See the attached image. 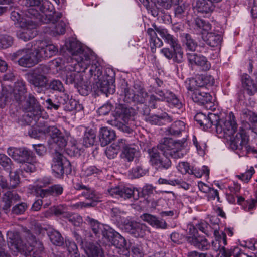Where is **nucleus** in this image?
Segmentation results:
<instances>
[{"mask_svg": "<svg viewBox=\"0 0 257 257\" xmlns=\"http://www.w3.org/2000/svg\"><path fill=\"white\" fill-rule=\"evenodd\" d=\"M185 142V138L176 142L167 138H163L157 148H153L148 150L151 164L157 169H168L171 166V161L168 156L178 159L186 154Z\"/></svg>", "mask_w": 257, "mask_h": 257, "instance_id": "1", "label": "nucleus"}, {"mask_svg": "<svg viewBox=\"0 0 257 257\" xmlns=\"http://www.w3.org/2000/svg\"><path fill=\"white\" fill-rule=\"evenodd\" d=\"M235 117L232 113H230L227 119H221L216 123L217 134L220 135V137H225L230 141V146L233 150H244L248 151L251 149L248 144V136L245 134L244 130H241L236 134L235 137L234 134L237 129V123L235 120Z\"/></svg>", "mask_w": 257, "mask_h": 257, "instance_id": "2", "label": "nucleus"}, {"mask_svg": "<svg viewBox=\"0 0 257 257\" xmlns=\"http://www.w3.org/2000/svg\"><path fill=\"white\" fill-rule=\"evenodd\" d=\"M66 50L71 57L68 59V63H71V66L74 65L76 71L73 84L75 86H81L83 84V77L81 71H84L90 64L89 52L84 49L78 42L75 40H69L65 43Z\"/></svg>", "mask_w": 257, "mask_h": 257, "instance_id": "3", "label": "nucleus"}, {"mask_svg": "<svg viewBox=\"0 0 257 257\" xmlns=\"http://www.w3.org/2000/svg\"><path fill=\"white\" fill-rule=\"evenodd\" d=\"M26 93L25 85L23 82H18L15 84L13 92L10 94V99L21 102L22 107L26 112L23 115L24 119L28 124H30L32 120L36 121L38 116L41 115L42 108L32 94H29L26 100L22 102V100L25 97L24 95Z\"/></svg>", "mask_w": 257, "mask_h": 257, "instance_id": "4", "label": "nucleus"}, {"mask_svg": "<svg viewBox=\"0 0 257 257\" xmlns=\"http://www.w3.org/2000/svg\"><path fill=\"white\" fill-rule=\"evenodd\" d=\"M25 239L27 243H24L19 234L17 232L8 231L7 242L8 244L12 249H15L19 252H23L25 255H31V252L35 250L32 257H41L39 253L43 250L42 243L36 239L35 237L32 234L29 230L25 231Z\"/></svg>", "mask_w": 257, "mask_h": 257, "instance_id": "5", "label": "nucleus"}, {"mask_svg": "<svg viewBox=\"0 0 257 257\" xmlns=\"http://www.w3.org/2000/svg\"><path fill=\"white\" fill-rule=\"evenodd\" d=\"M39 116L36 121L32 120V122L30 125H33V122L38 127V131L42 134H48L51 137V142L58 146L60 149H63L66 146L69 134L62 133L54 126L49 125L47 122L43 119L39 118Z\"/></svg>", "mask_w": 257, "mask_h": 257, "instance_id": "6", "label": "nucleus"}, {"mask_svg": "<svg viewBox=\"0 0 257 257\" xmlns=\"http://www.w3.org/2000/svg\"><path fill=\"white\" fill-rule=\"evenodd\" d=\"M29 44L26 48L19 49L11 55V59L17 61L19 65L25 67H31L39 61L38 52L34 42Z\"/></svg>", "mask_w": 257, "mask_h": 257, "instance_id": "7", "label": "nucleus"}, {"mask_svg": "<svg viewBox=\"0 0 257 257\" xmlns=\"http://www.w3.org/2000/svg\"><path fill=\"white\" fill-rule=\"evenodd\" d=\"M213 234L215 239L212 241V248L215 251H219L221 253L220 257H241L244 255L239 247L225 248V246L227 244L226 233L220 232L215 229Z\"/></svg>", "mask_w": 257, "mask_h": 257, "instance_id": "8", "label": "nucleus"}, {"mask_svg": "<svg viewBox=\"0 0 257 257\" xmlns=\"http://www.w3.org/2000/svg\"><path fill=\"white\" fill-rule=\"evenodd\" d=\"M195 25L197 28L202 30V38L208 45L214 47L221 44L222 38L220 34L208 32L211 29V25L208 22L200 18H196Z\"/></svg>", "mask_w": 257, "mask_h": 257, "instance_id": "9", "label": "nucleus"}, {"mask_svg": "<svg viewBox=\"0 0 257 257\" xmlns=\"http://www.w3.org/2000/svg\"><path fill=\"white\" fill-rule=\"evenodd\" d=\"M187 89L194 102L204 105L206 109H210L213 106L212 96L209 93L204 92L203 88L189 85Z\"/></svg>", "mask_w": 257, "mask_h": 257, "instance_id": "10", "label": "nucleus"}, {"mask_svg": "<svg viewBox=\"0 0 257 257\" xmlns=\"http://www.w3.org/2000/svg\"><path fill=\"white\" fill-rule=\"evenodd\" d=\"M61 16L62 15L60 13H55L53 15H52L51 14L49 15L48 17H50V20L47 22L49 26L46 28L45 33L54 36L63 35L65 33V23L62 21L57 22L58 20Z\"/></svg>", "mask_w": 257, "mask_h": 257, "instance_id": "11", "label": "nucleus"}, {"mask_svg": "<svg viewBox=\"0 0 257 257\" xmlns=\"http://www.w3.org/2000/svg\"><path fill=\"white\" fill-rule=\"evenodd\" d=\"M20 29L17 32V37L25 41L33 39L37 35L36 24L32 20H25L21 23Z\"/></svg>", "mask_w": 257, "mask_h": 257, "instance_id": "12", "label": "nucleus"}, {"mask_svg": "<svg viewBox=\"0 0 257 257\" xmlns=\"http://www.w3.org/2000/svg\"><path fill=\"white\" fill-rule=\"evenodd\" d=\"M70 166V162L61 154L55 151L53 155L51 167L55 176L59 177L64 173V169Z\"/></svg>", "mask_w": 257, "mask_h": 257, "instance_id": "13", "label": "nucleus"}, {"mask_svg": "<svg viewBox=\"0 0 257 257\" xmlns=\"http://www.w3.org/2000/svg\"><path fill=\"white\" fill-rule=\"evenodd\" d=\"M40 61L42 59L50 58L58 52L57 47L53 44H47L46 41L38 40L34 42Z\"/></svg>", "mask_w": 257, "mask_h": 257, "instance_id": "14", "label": "nucleus"}, {"mask_svg": "<svg viewBox=\"0 0 257 257\" xmlns=\"http://www.w3.org/2000/svg\"><path fill=\"white\" fill-rule=\"evenodd\" d=\"M8 154L19 163L25 164L33 161V154L25 148H9Z\"/></svg>", "mask_w": 257, "mask_h": 257, "instance_id": "15", "label": "nucleus"}, {"mask_svg": "<svg viewBox=\"0 0 257 257\" xmlns=\"http://www.w3.org/2000/svg\"><path fill=\"white\" fill-rule=\"evenodd\" d=\"M119 147L122 150L120 157L125 161L132 162L134 159H136L135 161L137 160L139 155V151L125 139H120Z\"/></svg>", "mask_w": 257, "mask_h": 257, "instance_id": "16", "label": "nucleus"}, {"mask_svg": "<svg viewBox=\"0 0 257 257\" xmlns=\"http://www.w3.org/2000/svg\"><path fill=\"white\" fill-rule=\"evenodd\" d=\"M154 92L159 96L158 98L161 101H166L170 107H175L178 109L182 107V102L172 92L168 90L164 92L158 88H155Z\"/></svg>", "mask_w": 257, "mask_h": 257, "instance_id": "17", "label": "nucleus"}, {"mask_svg": "<svg viewBox=\"0 0 257 257\" xmlns=\"http://www.w3.org/2000/svg\"><path fill=\"white\" fill-rule=\"evenodd\" d=\"M192 229L193 234L186 237L188 242L200 250H208L210 247V244L206 238L204 236L199 235L197 230L195 227H193Z\"/></svg>", "mask_w": 257, "mask_h": 257, "instance_id": "18", "label": "nucleus"}, {"mask_svg": "<svg viewBox=\"0 0 257 257\" xmlns=\"http://www.w3.org/2000/svg\"><path fill=\"white\" fill-rule=\"evenodd\" d=\"M45 4H43L40 6L39 9L41 11V13L35 8L33 7H30L25 12V15L29 18H35L38 19L40 21L47 23L49 20H50V17H49L48 12L47 10H45Z\"/></svg>", "mask_w": 257, "mask_h": 257, "instance_id": "19", "label": "nucleus"}, {"mask_svg": "<svg viewBox=\"0 0 257 257\" xmlns=\"http://www.w3.org/2000/svg\"><path fill=\"white\" fill-rule=\"evenodd\" d=\"M108 192L112 196L126 199L131 198L133 196L134 191L128 187L116 186L108 189Z\"/></svg>", "mask_w": 257, "mask_h": 257, "instance_id": "20", "label": "nucleus"}, {"mask_svg": "<svg viewBox=\"0 0 257 257\" xmlns=\"http://www.w3.org/2000/svg\"><path fill=\"white\" fill-rule=\"evenodd\" d=\"M192 6L195 11L202 14H208L212 12L214 6L210 0H193Z\"/></svg>", "mask_w": 257, "mask_h": 257, "instance_id": "21", "label": "nucleus"}, {"mask_svg": "<svg viewBox=\"0 0 257 257\" xmlns=\"http://www.w3.org/2000/svg\"><path fill=\"white\" fill-rule=\"evenodd\" d=\"M141 219L148 223L153 227L164 229L167 228V224L165 220L162 219H159L154 215L145 213L141 216Z\"/></svg>", "mask_w": 257, "mask_h": 257, "instance_id": "22", "label": "nucleus"}, {"mask_svg": "<svg viewBox=\"0 0 257 257\" xmlns=\"http://www.w3.org/2000/svg\"><path fill=\"white\" fill-rule=\"evenodd\" d=\"M153 27L160 35V37L164 40L165 42L170 45L171 48L179 44L178 39L173 35L170 34L166 29L161 27H157L155 25H153Z\"/></svg>", "mask_w": 257, "mask_h": 257, "instance_id": "23", "label": "nucleus"}, {"mask_svg": "<svg viewBox=\"0 0 257 257\" xmlns=\"http://www.w3.org/2000/svg\"><path fill=\"white\" fill-rule=\"evenodd\" d=\"M241 80L242 87L249 95L253 96L257 92V84L254 83L248 74H243Z\"/></svg>", "mask_w": 257, "mask_h": 257, "instance_id": "24", "label": "nucleus"}, {"mask_svg": "<svg viewBox=\"0 0 257 257\" xmlns=\"http://www.w3.org/2000/svg\"><path fill=\"white\" fill-rule=\"evenodd\" d=\"M114 79L112 77L103 78L99 84L100 90L106 95L112 94L115 92Z\"/></svg>", "mask_w": 257, "mask_h": 257, "instance_id": "25", "label": "nucleus"}, {"mask_svg": "<svg viewBox=\"0 0 257 257\" xmlns=\"http://www.w3.org/2000/svg\"><path fill=\"white\" fill-rule=\"evenodd\" d=\"M187 55L188 60L190 64L202 67L204 69L209 68L207 59L203 56L197 55L194 53H188Z\"/></svg>", "mask_w": 257, "mask_h": 257, "instance_id": "26", "label": "nucleus"}, {"mask_svg": "<svg viewBox=\"0 0 257 257\" xmlns=\"http://www.w3.org/2000/svg\"><path fill=\"white\" fill-rule=\"evenodd\" d=\"M115 133L113 130L106 127H102L99 131V140L101 144L105 146L112 141L115 138Z\"/></svg>", "mask_w": 257, "mask_h": 257, "instance_id": "27", "label": "nucleus"}, {"mask_svg": "<svg viewBox=\"0 0 257 257\" xmlns=\"http://www.w3.org/2000/svg\"><path fill=\"white\" fill-rule=\"evenodd\" d=\"M20 199L18 194L14 191H7L5 193L2 198L4 205L3 209L6 211L8 210L12 205L15 202L19 201Z\"/></svg>", "mask_w": 257, "mask_h": 257, "instance_id": "28", "label": "nucleus"}, {"mask_svg": "<svg viewBox=\"0 0 257 257\" xmlns=\"http://www.w3.org/2000/svg\"><path fill=\"white\" fill-rule=\"evenodd\" d=\"M213 78L208 75H200L190 81L189 85L202 88L208 84H213Z\"/></svg>", "mask_w": 257, "mask_h": 257, "instance_id": "29", "label": "nucleus"}, {"mask_svg": "<svg viewBox=\"0 0 257 257\" xmlns=\"http://www.w3.org/2000/svg\"><path fill=\"white\" fill-rule=\"evenodd\" d=\"M110 243L117 248H123L125 255H127L129 254L128 248L130 247V245L127 243L125 238L118 232Z\"/></svg>", "mask_w": 257, "mask_h": 257, "instance_id": "30", "label": "nucleus"}, {"mask_svg": "<svg viewBox=\"0 0 257 257\" xmlns=\"http://www.w3.org/2000/svg\"><path fill=\"white\" fill-rule=\"evenodd\" d=\"M85 221L86 223L90 226L95 235L96 236L100 237L105 225L101 224L97 220L88 216L85 218Z\"/></svg>", "mask_w": 257, "mask_h": 257, "instance_id": "31", "label": "nucleus"}, {"mask_svg": "<svg viewBox=\"0 0 257 257\" xmlns=\"http://www.w3.org/2000/svg\"><path fill=\"white\" fill-rule=\"evenodd\" d=\"M145 119L151 124L161 125L163 124L164 121L170 122L173 120L171 116L168 114L164 113L161 116L153 115L146 117Z\"/></svg>", "mask_w": 257, "mask_h": 257, "instance_id": "32", "label": "nucleus"}, {"mask_svg": "<svg viewBox=\"0 0 257 257\" xmlns=\"http://www.w3.org/2000/svg\"><path fill=\"white\" fill-rule=\"evenodd\" d=\"M185 124L184 122L179 120L175 121L167 129L168 134L174 136H178L185 131Z\"/></svg>", "mask_w": 257, "mask_h": 257, "instance_id": "33", "label": "nucleus"}, {"mask_svg": "<svg viewBox=\"0 0 257 257\" xmlns=\"http://www.w3.org/2000/svg\"><path fill=\"white\" fill-rule=\"evenodd\" d=\"M85 251L88 257H104L102 250L93 243H87Z\"/></svg>", "mask_w": 257, "mask_h": 257, "instance_id": "34", "label": "nucleus"}, {"mask_svg": "<svg viewBox=\"0 0 257 257\" xmlns=\"http://www.w3.org/2000/svg\"><path fill=\"white\" fill-rule=\"evenodd\" d=\"M30 83L35 87L43 88L46 87L48 79L44 75H34L30 74Z\"/></svg>", "mask_w": 257, "mask_h": 257, "instance_id": "35", "label": "nucleus"}, {"mask_svg": "<svg viewBox=\"0 0 257 257\" xmlns=\"http://www.w3.org/2000/svg\"><path fill=\"white\" fill-rule=\"evenodd\" d=\"M240 118L247 123H257V114L247 108L241 110Z\"/></svg>", "mask_w": 257, "mask_h": 257, "instance_id": "36", "label": "nucleus"}, {"mask_svg": "<svg viewBox=\"0 0 257 257\" xmlns=\"http://www.w3.org/2000/svg\"><path fill=\"white\" fill-rule=\"evenodd\" d=\"M63 191V187L60 184H56L51 186L48 189H42L40 191V196L44 198L49 194H54L59 196L62 194Z\"/></svg>", "mask_w": 257, "mask_h": 257, "instance_id": "37", "label": "nucleus"}, {"mask_svg": "<svg viewBox=\"0 0 257 257\" xmlns=\"http://www.w3.org/2000/svg\"><path fill=\"white\" fill-rule=\"evenodd\" d=\"M219 119V116L218 115L214 113H209L203 120L202 126L203 129L208 130L214 125L216 130V123H218Z\"/></svg>", "mask_w": 257, "mask_h": 257, "instance_id": "38", "label": "nucleus"}, {"mask_svg": "<svg viewBox=\"0 0 257 257\" xmlns=\"http://www.w3.org/2000/svg\"><path fill=\"white\" fill-rule=\"evenodd\" d=\"M74 187L76 190H83L82 196L86 199L93 200L95 198V194L93 190L83 185L82 183L77 182L74 184Z\"/></svg>", "mask_w": 257, "mask_h": 257, "instance_id": "39", "label": "nucleus"}, {"mask_svg": "<svg viewBox=\"0 0 257 257\" xmlns=\"http://www.w3.org/2000/svg\"><path fill=\"white\" fill-rule=\"evenodd\" d=\"M96 139V134L92 129L87 130L84 135L83 143L86 147H89L94 145Z\"/></svg>", "mask_w": 257, "mask_h": 257, "instance_id": "40", "label": "nucleus"}, {"mask_svg": "<svg viewBox=\"0 0 257 257\" xmlns=\"http://www.w3.org/2000/svg\"><path fill=\"white\" fill-rule=\"evenodd\" d=\"M156 30L153 28H148L147 30V33L150 37V41L151 43L153 44V46H151V49L153 52L154 47H160L162 45L163 43L161 40L157 37Z\"/></svg>", "mask_w": 257, "mask_h": 257, "instance_id": "41", "label": "nucleus"}, {"mask_svg": "<svg viewBox=\"0 0 257 257\" xmlns=\"http://www.w3.org/2000/svg\"><path fill=\"white\" fill-rule=\"evenodd\" d=\"M173 49V54L172 59L177 63H181L184 61L183 52L179 44L172 47Z\"/></svg>", "mask_w": 257, "mask_h": 257, "instance_id": "42", "label": "nucleus"}, {"mask_svg": "<svg viewBox=\"0 0 257 257\" xmlns=\"http://www.w3.org/2000/svg\"><path fill=\"white\" fill-rule=\"evenodd\" d=\"M120 142V139H119L117 142L107 148L105 154L109 159H113L117 156L118 151L120 150V147H119Z\"/></svg>", "mask_w": 257, "mask_h": 257, "instance_id": "43", "label": "nucleus"}, {"mask_svg": "<svg viewBox=\"0 0 257 257\" xmlns=\"http://www.w3.org/2000/svg\"><path fill=\"white\" fill-rule=\"evenodd\" d=\"M100 170L94 166H87L84 165L82 167L81 175L82 177H87L92 175L95 176L99 174Z\"/></svg>", "mask_w": 257, "mask_h": 257, "instance_id": "44", "label": "nucleus"}, {"mask_svg": "<svg viewBox=\"0 0 257 257\" xmlns=\"http://www.w3.org/2000/svg\"><path fill=\"white\" fill-rule=\"evenodd\" d=\"M181 0H155L154 4L158 9H169L173 5L178 4Z\"/></svg>", "mask_w": 257, "mask_h": 257, "instance_id": "45", "label": "nucleus"}, {"mask_svg": "<svg viewBox=\"0 0 257 257\" xmlns=\"http://www.w3.org/2000/svg\"><path fill=\"white\" fill-rule=\"evenodd\" d=\"M64 102L63 104L67 103L68 101V105L70 106H68V108L70 111L76 110L77 111H81L83 109V106L80 104L77 101L74 99L69 100V96L66 94H64Z\"/></svg>", "mask_w": 257, "mask_h": 257, "instance_id": "46", "label": "nucleus"}, {"mask_svg": "<svg viewBox=\"0 0 257 257\" xmlns=\"http://www.w3.org/2000/svg\"><path fill=\"white\" fill-rule=\"evenodd\" d=\"M183 36L184 37V43L186 46V49L192 52L195 51L197 47V43L191 37L190 35L184 33Z\"/></svg>", "mask_w": 257, "mask_h": 257, "instance_id": "47", "label": "nucleus"}, {"mask_svg": "<svg viewBox=\"0 0 257 257\" xmlns=\"http://www.w3.org/2000/svg\"><path fill=\"white\" fill-rule=\"evenodd\" d=\"M117 233L114 229L108 225H105L103 231L101 234L102 235L103 238L110 243L114 237L115 235Z\"/></svg>", "mask_w": 257, "mask_h": 257, "instance_id": "48", "label": "nucleus"}, {"mask_svg": "<svg viewBox=\"0 0 257 257\" xmlns=\"http://www.w3.org/2000/svg\"><path fill=\"white\" fill-rule=\"evenodd\" d=\"M49 236L51 241L55 245L59 246L63 243V238L61 234L55 230L50 232Z\"/></svg>", "mask_w": 257, "mask_h": 257, "instance_id": "49", "label": "nucleus"}, {"mask_svg": "<svg viewBox=\"0 0 257 257\" xmlns=\"http://www.w3.org/2000/svg\"><path fill=\"white\" fill-rule=\"evenodd\" d=\"M189 174L194 175L197 178H200L203 175H204L206 177H208L209 170L206 166H203L201 169L193 167L190 172H189Z\"/></svg>", "mask_w": 257, "mask_h": 257, "instance_id": "50", "label": "nucleus"}, {"mask_svg": "<svg viewBox=\"0 0 257 257\" xmlns=\"http://www.w3.org/2000/svg\"><path fill=\"white\" fill-rule=\"evenodd\" d=\"M66 217L69 222L75 226H80L83 222L82 217L77 214H67Z\"/></svg>", "mask_w": 257, "mask_h": 257, "instance_id": "51", "label": "nucleus"}, {"mask_svg": "<svg viewBox=\"0 0 257 257\" xmlns=\"http://www.w3.org/2000/svg\"><path fill=\"white\" fill-rule=\"evenodd\" d=\"M50 71L49 67L44 64H41L34 68L30 73L34 75H44L48 74Z\"/></svg>", "mask_w": 257, "mask_h": 257, "instance_id": "52", "label": "nucleus"}, {"mask_svg": "<svg viewBox=\"0 0 257 257\" xmlns=\"http://www.w3.org/2000/svg\"><path fill=\"white\" fill-rule=\"evenodd\" d=\"M89 72L91 75L99 77L102 74V67L97 61H95L92 63Z\"/></svg>", "mask_w": 257, "mask_h": 257, "instance_id": "53", "label": "nucleus"}, {"mask_svg": "<svg viewBox=\"0 0 257 257\" xmlns=\"http://www.w3.org/2000/svg\"><path fill=\"white\" fill-rule=\"evenodd\" d=\"M255 173V170L253 167H251L246 172L240 175H236V177L244 183H247L251 178L252 175Z\"/></svg>", "mask_w": 257, "mask_h": 257, "instance_id": "54", "label": "nucleus"}, {"mask_svg": "<svg viewBox=\"0 0 257 257\" xmlns=\"http://www.w3.org/2000/svg\"><path fill=\"white\" fill-rule=\"evenodd\" d=\"M146 173V170L141 166H138L130 171V176L132 178H139Z\"/></svg>", "mask_w": 257, "mask_h": 257, "instance_id": "55", "label": "nucleus"}, {"mask_svg": "<svg viewBox=\"0 0 257 257\" xmlns=\"http://www.w3.org/2000/svg\"><path fill=\"white\" fill-rule=\"evenodd\" d=\"M134 96L133 101L140 103H145L148 96V93L143 89H141L137 94H134Z\"/></svg>", "mask_w": 257, "mask_h": 257, "instance_id": "56", "label": "nucleus"}, {"mask_svg": "<svg viewBox=\"0 0 257 257\" xmlns=\"http://www.w3.org/2000/svg\"><path fill=\"white\" fill-rule=\"evenodd\" d=\"M10 178L9 187L11 188L16 187L20 182V178L18 174L16 172L10 171Z\"/></svg>", "mask_w": 257, "mask_h": 257, "instance_id": "57", "label": "nucleus"}, {"mask_svg": "<svg viewBox=\"0 0 257 257\" xmlns=\"http://www.w3.org/2000/svg\"><path fill=\"white\" fill-rule=\"evenodd\" d=\"M146 229L147 226L145 224L137 222L133 235L135 237H143Z\"/></svg>", "mask_w": 257, "mask_h": 257, "instance_id": "58", "label": "nucleus"}, {"mask_svg": "<svg viewBox=\"0 0 257 257\" xmlns=\"http://www.w3.org/2000/svg\"><path fill=\"white\" fill-rule=\"evenodd\" d=\"M13 42V38L8 35L1 36V48H7L12 45Z\"/></svg>", "mask_w": 257, "mask_h": 257, "instance_id": "59", "label": "nucleus"}, {"mask_svg": "<svg viewBox=\"0 0 257 257\" xmlns=\"http://www.w3.org/2000/svg\"><path fill=\"white\" fill-rule=\"evenodd\" d=\"M49 87L51 89L59 92L63 91L64 90L62 83L58 80H54L52 81L50 83Z\"/></svg>", "mask_w": 257, "mask_h": 257, "instance_id": "60", "label": "nucleus"}, {"mask_svg": "<svg viewBox=\"0 0 257 257\" xmlns=\"http://www.w3.org/2000/svg\"><path fill=\"white\" fill-rule=\"evenodd\" d=\"M178 170L182 174H189V172L191 170L189 164L186 162H180L177 166Z\"/></svg>", "mask_w": 257, "mask_h": 257, "instance_id": "61", "label": "nucleus"}, {"mask_svg": "<svg viewBox=\"0 0 257 257\" xmlns=\"http://www.w3.org/2000/svg\"><path fill=\"white\" fill-rule=\"evenodd\" d=\"M36 162L35 161V158L33 157V161H30L29 162H25V164H22L23 166V169L27 172H32L36 169Z\"/></svg>", "mask_w": 257, "mask_h": 257, "instance_id": "62", "label": "nucleus"}, {"mask_svg": "<svg viewBox=\"0 0 257 257\" xmlns=\"http://www.w3.org/2000/svg\"><path fill=\"white\" fill-rule=\"evenodd\" d=\"M20 3L21 5L27 7H34L42 6L41 0H20Z\"/></svg>", "mask_w": 257, "mask_h": 257, "instance_id": "63", "label": "nucleus"}, {"mask_svg": "<svg viewBox=\"0 0 257 257\" xmlns=\"http://www.w3.org/2000/svg\"><path fill=\"white\" fill-rule=\"evenodd\" d=\"M112 106L110 103H106L101 106L97 110L99 115H105L108 114L112 110Z\"/></svg>", "mask_w": 257, "mask_h": 257, "instance_id": "64", "label": "nucleus"}]
</instances>
